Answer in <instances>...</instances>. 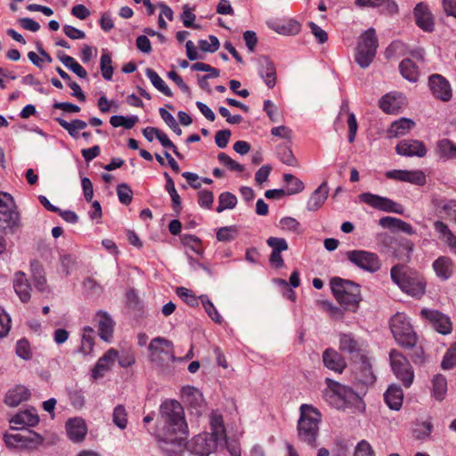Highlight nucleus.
<instances>
[{
    "label": "nucleus",
    "instance_id": "2",
    "mask_svg": "<svg viewBox=\"0 0 456 456\" xmlns=\"http://www.w3.org/2000/svg\"><path fill=\"white\" fill-rule=\"evenodd\" d=\"M391 280L400 289L416 298H420L426 292V281L416 270L405 265L397 264L390 270Z\"/></svg>",
    "mask_w": 456,
    "mask_h": 456
},
{
    "label": "nucleus",
    "instance_id": "55",
    "mask_svg": "<svg viewBox=\"0 0 456 456\" xmlns=\"http://www.w3.org/2000/svg\"><path fill=\"white\" fill-rule=\"evenodd\" d=\"M177 296L182 298L187 305L190 306H197L199 305V301H200V297H197L191 290L184 288L178 287L176 289Z\"/></svg>",
    "mask_w": 456,
    "mask_h": 456
},
{
    "label": "nucleus",
    "instance_id": "24",
    "mask_svg": "<svg viewBox=\"0 0 456 456\" xmlns=\"http://www.w3.org/2000/svg\"><path fill=\"white\" fill-rule=\"evenodd\" d=\"M99 336L104 341H109L113 335L114 324L112 318L105 312H98L96 314Z\"/></svg>",
    "mask_w": 456,
    "mask_h": 456
},
{
    "label": "nucleus",
    "instance_id": "1",
    "mask_svg": "<svg viewBox=\"0 0 456 456\" xmlns=\"http://www.w3.org/2000/svg\"><path fill=\"white\" fill-rule=\"evenodd\" d=\"M211 433H202L186 442L188 426L182 404L175 400L165 401L159 407L154 436L166 456H182L184 450L196 456H208L218 446L226 444V433L222 415L210 416Z\"/></svg>",
    "mask_w": 456,
    "mask_h": 456
},
{
    "label": "nucleus",
    "instance_id": "15",
    "mask_svg": "<svg viewBox=\"0 0 456 456\" xmlns=\"http://www.w3.org/2000/svg\"><path fill=\"white\" fill-rule=\"evenodd\" d=\"M428 84L433 94L437 99L448 102L452 98L451 86L442 75H431L429 77Z\"/></svg>",
    "mask_w": 456,
    "mask_h": 456
},
{
    "label": "nucleus",
    "instance_id": "57",
    "mask_svg": "<svg viewBox=\"0 0 456 456\" xmlns=\"http://www.w3.org/2000/svg\"><path fill=\"white\" fill-rule=\"evenodd\" d=\"M181 241L184 246L191 248L196 254L200 255L202 253V248L200 246V240L195 236L191 234H183L181 237Z\"/></svg>",
    "mask_w": 456,
    "mask_h": 456
},
{
    "label": "nucleus",
    "instance_id": "37",
    "mask_svg": "<svg viewBox=\"0 0 456 456\" xmlns=\"http://www.w3.org/2000/svg\"><path fill=\"white\" fill-rule=\"evenodd\" d=\"M31 272L35 288L40 292H45L47 283L42 265L38 262L31 263Z\"/></svg>",
    "mask_w": 456,
    "mask_h": 456
},
{
    "label": "nucleus",
    "instance_id": "12",
    "mask_svg": "<svg viewBox=\"0 0 456 456\" xmlns=\"http://www.w3.org/2000/svg\"><path fill=\"white\" fill-rule=\"evenodd\" d=\"M420 315L437 332L447 335L452 332V324L450 318L437 310L422 309Z\"/></svg>",
    "mask_w": 456,
    "mask_h": 456
},
{
    "label": "nucleus",
    "instance_id": "17",
    "mask_svg": "<svg viewBox=\"0 0 456 456\" xmlns=\"http://www.w3.org/2000/svg\"><path fill=\"white\" fill-rule=\"evenodd\" d=\"M396 153L402 156L422 158L427 154L423 142L418 140H402L395 147Z\"/></svg>",
    "mask_w": 456,
    "mask_h": 456
},
{
    "label": "nucleus",
    "instance_id": "3",
    "mask_svg": "<svg viewBox=\"0 0 456 456\" xmlns=\"http://www.w3.org/2000/svg\"><path fill=\"white\" fill-rule=\"evenodd\" d=\"M330 289L337 301L345 310L355 313L362 301L361 287L359 284L340 277L330 280Z\"/></svg>",
    "mask_w": 456,
    "mask_h": 456
},
{
    "label": "nucleus",
    "instance_id": "33",
    "mask_svg": "<svg viewBox=\"0 0 456 456\" xmlns=\"http://www.w3.org/2000/svg\"><path fill=\"white\" fill-rule=\"evenodd\" d=\"M436 152L444 160L456 159V144L449 139H441L436 142Z\"/></svg>",
    "mask_w": 456,
    "mask_h": 456
},
{
    "label": "nucleus",
    "instance_id": "23",
    "mask_svg": "<svg viewBox=\"0 0 456 456\" xmlns=\"http://www.w3.org/2000/svg\"><path fill=\"white\" fill-rule=\"evenodd\" d=\"M66 428L69 438L74 442L82 441L87 432L86 423L80 418L69 419L66 424Z\"/></svg>",
    "mask_w": 456,
    "mask_h": 456
},
{
    "label": "nucleus",
    "instance_id": "7",
    "mask_svg": "<svg viewBox=\"0 0 456 456\" xmlns=\"http://www.w3.org/2000/svg\"><path fill=\"white\" fill-rule=\"evenodd\" d=\"M327 388L324 391L325 399L337 408H343L358 399V395L350 387L341 385L330 379H326Z\"/></svg>",
    "mask_w": 456,
    "mask_h": 456
},
{
    "label": "nucleus",
    "instance_id": "51",
    "mask_svg": "<svg viewBox=\"0 0 456 456\" xmlns=\"http://www.w3.org/2000/svg\"><path fill=\"white\" fill-rule=\"evenodd\" d=\"M238 230L235 225L221 227L216 232V239L218 241H232L236 239Z\"/></svg>",
    "mask_w": 456,
    "mask_h": 456
},
{
    "label": "nucleus",
    "instance_id": "61",
    "mask_svg": "<svg viewBox=\"0 0 456 456\" xmlns=\"http://www.w3.org/2000/svg\"><path fill=\"white\" fill-rule=\"evenodd\" d=\"M209 41L208 43L207 40L201 39L199 41V46L201 51L208 52V53H215L218 50L220 46L219 40L215 36H209Z\"/></svg>",
    "mask_w": 456,
    "mask_h": 456
},
{
    "label": "nucleus",
    "instance_id": "6",
    "mask_svg": "<svg viewBox=\"0 0 456 456\" xmlns=\"http://www.w3.org/2000/svg\"><path fill=\"white\" fill-rule=\"evenodd\" d=\"M379 46L376 31L370 28L361 37L356 47L355 61L361 68H367L373 61Z\"/></svg>",
    "mask_w": 456,
    "mask_h": 456
},
{
    "label": "nucleus",
    "instance_id": "34",
    "mask_svg": "<svg viewBox=\"0 0 456 456\" xmlns=\"http://www.w3.org/2000/svg\"><path fill=\"white\" fill-rule=\"evenodd\" d=\"M401 75L410 82H416L419 77V70L418 66L412 60L403 59L399 64Z\"/></svg>",
    "mask_w": 456,
    "mask_h": 456
},
{
    "label": "nucleus",
    "instance_id": "42",
    "mask_svg": "<svg viewBox=\"0 0 456 456\" xmlns=\"http://www.w3.org/2000/svg\"><path fill=\"white\" fill-rule=\"evenodd\" d=\"M238 202L237 197L229 191L222 192L218 197V206L216 212L221 213L226 209H232Z\"/></svg>",
    "mask_w": 456,
    "mask_h": 456
},
{
    "label": "nucleus",
    "instance_id": "62",
    "mask_svg": "<svg viewBox=\"0 0 456 456\" xmlns=\"http://www.w3.org/2000/svg\"><path fill=\"white\" fill-rule=\"evenodd\" d=\"M198 196V203L201 208L207 209H210L212 208L214 202V194L211 191H200Z\"/></svg>",
    "mask_w": 456,
    "mask_h": 456
},
{
    "label": "nucleus",
    "instance_id": "21",
    "mask_svg": "<svg viewBox=\"0 0 456 456\" xmlns=\"http://www.w3.org/2000/svg\"><path fill=\"white\" fill-rule=\"evenodd\" d=\"M322 362L326 368L342 373L346 366L343 356L333 348H327L322 354Z\"/></svg>",
    "mask_w": 456,
    "mask_h": 456
},
{
    "label": "nucleus",
    "instance_id": "48",
    "mask_svg": "<svg viewBox=\"0 0 456 456\" xmlns=\"http://www.w3.org/2000/svg\"><path fill=\"white\" fill-rule=\"evenodd\" d=\"M113 423L120 429H125L127 426V411L124 405L118 404L113 410Z\"/></svg>",
    "mask_w": 456,
    "mask_h": 456
},
{
    "label": "nucleus",
    "instance_id": "54",
    "mask_svg": "<svg viewBox=\"0 0 456 456\" xmlns=\"http://www.w3.org/2000/svg\"><path fill=\"white\" fill-rule=\"evenodd\" d=\"M441 366L444 370H450L456 366V342L452 343L446 351Z\"/></svg>",
    "mask_w": 456,
    "mask_h": 456
},
{
    "label": "nucleus",
    "instance_id": "28",
    "mask_svg": "<svg viewBox=\"0 0 456 456\" xmlns=\"http://www.w3.org/2000/svg\"><path fill=\"white\" fill-rule=\"evenodd\" d=\"M379 224L383 228L389 229L393 232L402 231L409 235L414 233V230L410 224L396 217L384 216L379 219Z\"/></svg>",
    "mask_w": 456,
    "mask_h": 456
},
{
    "label": "nucleus",
    "instance_id": "39",
    "mask_svg": "<svg viewBox=\"0 0 456 456\" xmlns=\"http://www.w3.org/2000/svg\"><path fill=\"white\" fill-rule=\"evenodd\" d=\"M164 176L166 178V186L165 187H166L167 191L169 193V195L171 197L172 208H173L174 211L176 213V215H178L182 209L181 198H180L177 191L175 190V182L170 177V175L167 172H165Z\"/></svg>",
    "mask_w": 456,
    "mask_h": 456
},
{
    "label": "nucleus",
    "instance_id": "60",
    "mask_svg": "<svg viewBox=\"0 0 456 456\" xmlns=\"http://www.w3.org/2000/svg\"><path fill=\"white\" fill-rule=\"evenodd\" d=\"M266 244L272 248V251L282 252L289 248L288 242L283 238L269 237Z\"/></svg>",
    "mask_w": 456,
    "mask_h": 456
},
{
    "label": "nucleus",
    "instance_id": "32",
    "mask_svg": "<svg viewBox=\"0 0 456 456\" xmlns=\"http://www.w3.org/2000/svg\"><path fill=\"white\" fill-rule=\"evenodd\" d=\"M415 126L414 121L410 118H402L392 123L387 130L389 137H399L405 135Z\"/></svg>",
    "mask_w": 456,
    "mask_h": 456
},
{
    "label": "nucleus",
    "instance_id": "14",
    "mask_svg": "<svg viewBox=\"0 0 456 456\" xmlns=\"http://www.w3.org/2000/svg\"><path fill=\"white\" fill-rule=\"evenodd\" d=\"M413 16L416 25L425 32H433L435 29L434 17L428 5L420 2L413 9Z\"/></svg>",
    "mask_w": 456,
    "mask_h": 456
},
{
    "label": "nucleus",
    "instance_id": "45",
    "mask_svg": "<svg viewBox=\"0 0 456 456\" xmlns=\"http://www.w3.org/2000/svg\"><path fill=\"white\" fill-rule=\"evenodd\" d=\"M277 155L280 160L288 166L295 167L297 164L292 150L286 144H281L277 147Z\"/></svg>",
    "mask_w": 456,
    "mask_h": 456
},
{
    "label": "nucleus",
    "instance_id": "11",
    "mask_svg": "<svg viewBox=\"0 0 456 456\" xmlns=\"http://www.w3.org/2000/svg\"><path fill=\"white\" fill-rule=\"evenodd\" d=\"M359 197L362 202L377 209L386 212H393L396 214H402L403 212V206L393 201L390 199L375 195L370 192L362 193Z\"/></svg>",
    "mask_w": 456,
    "mask_h": 456
},
{
    "label": "nucleus",
    "instance_id": "44",
    "mask_svg": "<svg viewBox=\"0 0 456 456\" xmlns=\"http://www.w3.org/2000/svg\"><path fill=\"white\" fill-rule=\"evenodd\" d=\"M94 345V331L91 327H85L80 350L84 354H89Z\"/></svg>",
    "mask_w": 456,
    "mask_h": 456
},
{
    "label": "nucleus",
    "instance_id": "53",
    "mask_svg": "<svg viewBox=\"0 0 456 456\" xmlns=\"http://www.w3.org/2000/svg\"><path fill=\"white\" fill-rule=\"evenodd\" d=\"M404 181L415 185L422 186L426 183V175L421 170H405Z\"/></svg>",
    "mask_w": 456,
    "mask_h": 456
},
{
    "label": "nucleus",
    "instance_id": "4",
    "mask_svg": "<svg viewBox=\"0 0 456 456\" xmlns=\"http://www.w3.org/2000/svg\"><path fill=\"white\" fill-rule=\"evenodd\" d=\"M321 413L312 405L300 406V417L297 422L298 439L307 445L315 448L316 439L319 436V423Z\"/></svg>",
    "mask_w": 456,
    "mask_h": 456
},
{
    "label": "nucleus",
    "instance_id": "18",
    "mask_svg": "<svg viewBox=\"0 0 456 456\" xmlns=\"http://www.w3.org/2000/svg\"><path fill=\"white\" fill-rule=\"evenodd\" d=\"M118 354L116 349H109L96 362L92 370V377L94 379L102 378L104 374L110 370L118 359Z\"/></svg>",
    "mask_w": 456,
    "mask_h": 456
},
{
    "label": "nucleus",
    "instance_id": "36",
    "mask_svg": "<svg viewBox=\"0 0 456 456\" xmlns=\"http://www.w3.org/2000/svg\"><path fill=\"white\" fill-rule=\"evenodd\" d=\"M339 349L348 354H357L361 351V345L352 333H342L339 336Z\"/></svg>",
    "mask_w": 456,
    "mask_h": 456
},
{
    "label": "nucleus",
    "instance_id": "63",
    "mask_svg": "<svg viewBox=\"0 0 456 456\" xmlns=\"http://www.w3.org/2000/svg\"><path fill=\"white\" fill-rule=\"evenodd\" d=\"M16 354L19 357L28 360L32 357V354L30 351V346L28 340L20 339L16 345Z\"/></svg>",
    "mask_w": 456,
    "mask_h": 456
},
{
    "label": "nucleus",
    "instance_id": "10",
    "mask_svg": "<svg viewBox=\"0 0 456 456\" xmlns=\"http://www.w3.org/2000/svg\"><path fill=\"white\" fill-rule=\"evenodd\" d=\"M149 350L151 361L159 366L176 360L173 342L167 338L161 337L153 338L149 345Z\"/></svg>",
    "mask_w": 456,
    "mask_h": 456
},
{
    "label": "nucleus",
    "instance_id": "9",
    "mask_svg": "<svg viewBox=\"0 0 456 456\" xmlns=\"http://www.w3.org/2000/svg\"><path fill=\"white\" fill-rule=\"evenodd\" d=\"M346 256L350 263L364 272L374 273L381 268V260L374 252L354 249L347 251Z\"/></svg>",
    "mask_w": 456,
    "mask_h": 456
},
{
    "label": "nucleus",
    "instance_id": "30",
    "mask_svg": "<svg viewBox=\"0 0 456 456\" xmlns=\"http://www.w3.org/2000/svg\"><path fill=\"white\" fill-rule=\"evenodd\" d=\"M356 379L363 385L373 384L376 377L373 374L370 361L365 356H361V362L356 372Z\"/></svg>",
    "mask_w": 456,
    "mask_h": 456
},
{
    "label": "nucleus",
    "instance_id": "27",
    "mask_svg": "<svg viewBox=\"0 0 456 456\" xmlns=\"http://www.w3.org/2000/svg\"><path fill=\"white\" fill-rule=\"evenodd\" d=\"M329 193L328 184L323 182L310 196L306 203V208L309 211L318 210L327 200Z\"/></svg>",
    "mask_w": 456,
    "mask_h": 456
},
{
    "label": "nucleus",
    "instance_id": "59",
    "mask_svg": "<svg viewBox=\"0 0 456 456\" xmlns=\"http://www.w3.org/2000/svg\"><path fill=\"white\" fill-rule=\"evenodd\" d=\"M195 19L196 16L192 12V9L189 6V4H184L183 7V13L181 15V20L183 23V26L186 28H199L200 26L193 23Z\"/></svg>",
    "mask_w": 456,
    "mask_h": 456
},
{
    "label": "nucleus",
    "instance_id": "19",
    "mask_svg": "<svg viewBox=\"0 0 456 456\" xmlns=\"http://www.w3.org/2000/svg\"><path fill=\"white\" fill-rule=\"evenodd\" d=\"M20 227V214L15 208L0 210V230L5 233H14Z\"/></svg>",
    "mask_w": 456,
    "mask_h": 456
},
{
    "label": "nucleus",
    "instance_id": "20",
    "mask_svg": "<svg viewBox=\"0 0 456 456\" xmlns=\"http://www.w3.org/2000/svg\"><path fill=\"white\" fill-rule=\"evenodd\" d=\"M38 422L39 417L34 408L17 413L10 420L13 429H20L23 426L35 427Z\"/></svg>",
    "mask_w": 456,
    "mask_h": 456
},
{
    "label": "nucleus",
    "instance_id": "40",
    "mask_svg": "<svg viewBox=\"0 0 456 456\" xmlns=\"http://www.w3.org/2000/svg\"><path fill=\"white\" fill-rule=\"evenodd\" d=\"M146 76L151 82L152 86L161 92L164 95L171 97L173 93L171 89L167 86L165 81L159 76V74L152 69H146Z\"/></svg>",
    "mask_w": 456,
    "mask_h": 456
},
{
    "label": "nucleus",
    "instance_id": "56",
    "mask_svg": "<svg viewBox=\"0 0 456 456\" xmlns=\"http://www.w3.org/2000/svg\"><path fill=\"white\" fill-rule=\"evenodd\" d=\"M21 446L25 447H32L35 445L41 444L44 441V438L39 434L31 431L27 430L26 434H21Z\"/></svg>",
    "mask_w": 456,
    "mask_h": 456
},
{
    "label": "nucleus",
    "instance_id": "25",
    "mask_svg": "<svg viewBox=\"0 0 456 456\" xmlns=\"http://www.w3.org/2000/svg\"><path fill=\"white\" fill-rule=\"evenodd\" d=\"M387 405L394 411L401 409L403 401V392L400 386L391 385L384 394Z\"/></svg>",
    "mask_w": 456,
    "mask_h": 456
},
{
    "label": "nucleus",
    "instance_id": "8",
    "mask_svg": "<svg viewBox=\"0 0 456 456\" xmlns=\"http://www.w3.org/2000/svg\"><path fill=\"white\" fill-rule=\"evenodd\" d=\"M389 359L394 374L405 387H410L414 379V371L409 360L396 349L390 350Z\"/></svg>",
    "mask_w": 456,
    "mask_h": 456
},
{
    "label": "nucleus",
    "instance_id": "49",
    "mask_svg": "<svg viewBox=\"0 0 456 456\" xmlns=\"http://www.w3.org/2000/svg\"><path fill=\"white\" fill-rule=\"evenodd\" d=\"M283 181L287 184L290 185L287 190L288 195H293V194L299 193L305 188L303 182L301 180H299L298 178L295 177L291 174L283 175Z\"/></svg>",
    "mask_w": 456,
    "mask_h": 456
},
{
    "label": "nucleus",
    "instance_id": "35",
    "mask_svg": "<svg viewBox=\"0 0 456 456\" xmlns=\"http://www.w3.org/2000/svg\"><path fill=\"white\" fill-rule=\"evenodd\" d=\"M433 268L438 277L447 280L452 274V261L447 256H439L433 263Z\"/></svg>",
    "mask_w": 456,
    "mask_h": 456
},
{
    "label": "nucleus",
    "instance_id": "47",
    "mask_svg": "<svg viewBox=\"0 0 456 456\" xmlns=\"http://www.w3.org/2000/svg\"><path fill=\"white\" fill-rule=\"evenodd\" d=\"M100 67L103 78L106 80H111L113 76L112 61L110 54L106 50H103L101 56Z\"/></svg>",
    "mask_w": 456,
    "mask_h": 456
},
{
    "label": "nucleus",
    "instance_id": "43",
    "mask_svg": "<svg viewBox=\"0 0 456 456\" xmlns=\"http://www.w3.org/2000/svg\"><path fill=\"white\" fill-rule=\"evenodd\" d=\"M138 120V117L134 115L130 117L115 115L110 118V123L113 127L123 126L125 129H132Z\"/></svg>",
    "mask_w": 456,
    "mask_h": 456
},
{
    "label": "nucleus",
    "instance_id": "29",
    "mask_svg": "<svg viewBox=\"0 0 456 456\" xmlns=\"http://www.w3.org/2000/svg\"><path fill=\"white\" fill-rule=\"evenodd\" d=\"M30 396L29 390L23 386H17L8 391L4 403L11 407H16L20 403L27 401Z\"/></svg>",
    "mask_w": 456,
    "mask_h": 456
},
{
    "label": "nucleus",
    "instance_id": "31",
    "mask_svg": "<svg viewBox=\"0 0 456 456\" xmlns=\"http://www.w3.org/2000/svg\"><path fill=\"white\" fill-rule=\"evenodd\" d=\"M402 94H387L379 101V108L386 113H397L403 102Z\"/></svg>",
    "mask_w": 456,
    "mask_h": 456
},
{
    "label": "nucleus",
    "instance_id": "5",
    "mask_svg": "<svg viewBox=\"0 0 456 456\" xmlns=\"http://www.w3.org/2000/svg\"><path fill=\"white\" fill-rule=\"evenodd\" d=\"M390 329L395 341L404 349H410L418 344V336L406 314H395L390 320Z\"/></svg>",
    "mask_w": 456,
    "mask_h": 456
},
{
    "label": "nucleus",
    "instance_id": "16",
    "mask_svg": "<svg viewBox=\"0 0 456 456\" xmlns=\"http://www.w3.org/2000/svg\"><path fill=\"white\" fill-rule=\"evenodd\" d=\"M258 74L270 89L276 85V68L273 61L267 56H260L257 60Z\"/></svg>",
    "mask_w": 456,
    "mask_h": 456
},
{
    "label": "nucleus",
    "instance_id": "50",
    "mask_svg": "<svg viewBox=\"0 0 456 456\" xmlns=\"http://www.w3.org/2000/svg\"><path fill=\"white\" fill-rule=\"evenodd\" d=\"M280 228L284 232H289L296 234L302 233L300 223L290 216L282 217L279 224Z\"/></svg>",
    "mask_w": 456,
    "mask_h": 456
},
{
    "label": "nucleus",
    "instance_id": "13",
    "mask_svg": "<svg viewBox=\"0 0 456 456\" xmlns=\"http://www.w3.org/2000/svg\"><path fill=\"white\" fill-rule=\"evenodd\" d=\"M182 398L183 403L191 410L195 415H201L205 411V402L201 392L193 387L182 388Z\"/></svg>",
    "mask_w": 456,
    "mask_h": 456
},
{
    "label": "nucleus",
    "instance_id": "22",
    "mask_svg": "<svg viewBox=\"0 0 456 456\" xmlns=\"http://www.w3.org/2000/svg\"><path fill=\"white\" fill-rule=\"evenodd\" d=\"M13 288L20 301L27 303L30 299L31 286L23 272H17L14 274Z\"/></svg>",
    "mask_w": 456,
    "mask_h": 456
},
{
    "label": "nucleus",
    "instance_id": "38",
    "mask_svg": "<svg viewBox=\"0 0 456 456\" xmlns=\"http://www.w3.org/2000/svg\"><path fill=\"white\" fill-rule=\"evenodd\" d=\"M55 120L74 139L78 137V132L80 130H83L87 126V123L81 119H74L71 122H68L61 118H56Z\"/></svg>",
    "mask_w": 456,
    "mask_h": 456
},
{
    "label": "nucleus",
    "instance_id": "26",
    "mask_svg": "<svg viewBox=\"0 0 456 456\" xmlns=\"http://www.w3.org/2000/svg\"><path fill=\"white\" fill-rule=\"evenodd\" d=\"M431 202L439 215L444 214L448 219L456 223V200L433 198Z\"/></svg>",
    "mask_w": 456,
    "mask_h": 456
},
{
    "label": "nucleus",
    "instance_id": "52",
    "mask_svg": "<svg viewBox=\"0 0 456 456\" xmlns=\"http://www.w3.org/2000/svg\"><path fill=\"white\" fill-rule=\"evenodd\" d=\"M217 159L222 165L226 167L231 171L241 173L245 170V167L243 165L235 161L234 159H232L230 156H228L224 152H220L217 155Z\"/></svg>",
    "mask_w": 456,
    "mask_h": 456
},
{
    "label": "nucleus",
    "instance_id": "64",
    "mask_svg": "<svg viewBox=\"0 0 456 456\" xmlns=\"http://www.w3.org/2000/svg\"><path fill=\"white\" fill-rule=\"evenodd\" d=\"M354 456H374V452L370 444L367 441L362 440L358 443Z\"/></svg>",
    "mask_w": 456,
    "mask_h": 456
},
{
    "label": "nucleus",
    "instance_id": "46",
    "mask_svg": "<svg viewBox=\"0 0 456 456\" xmlns=\"http://www.w3.org/2000/svg\"><path fill=\"white\" fill-rule=\"evenodd\" d=\"M200 299L206 313L212 319V321L219 324L222 323L223 318L208 297L207 295H201L200 296Z\"/></svg>",
    "mask_w": 456,
    "mask_h": 456
},
{
    "label": "nucleus",
    "instance_id": "58",
    "mask_svg": "<svg viewBox=\"0 0 456 456\" xmlns=\"http://www.w3.org/2000/svg\"><path fill=\"white\" fill-rule=\"evenodd\" d=\"M117 194L119 201L124 205H129L133 200V191L126 183H120L117 187Z\"/></svg>",
    "mask_w": 456,
    "mask_h": 456
},
{
    "label": "nucleus",
    "instance_id": "41",
    "mask_svg": "<svg viewBox=\"0 0 456 456\" xmlns=\"http://www.w3.org/2000/svg\"><path fill=\"white\" fill-rule=\"evenodd\" d=\"M447 392V381L446 379L437 374L434 376L432 379V393L436 400L443 401Z\"/></svg>",
    "mask_w": 456,
    "mask_h": 456
}]
</instances>
